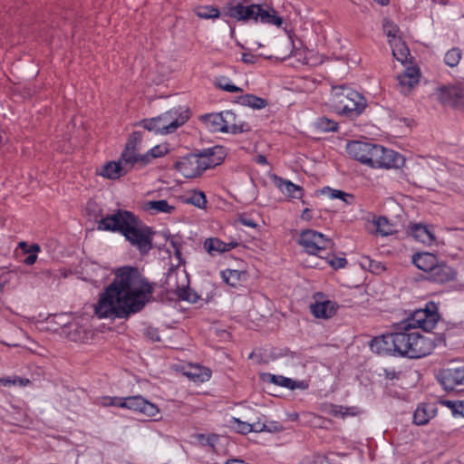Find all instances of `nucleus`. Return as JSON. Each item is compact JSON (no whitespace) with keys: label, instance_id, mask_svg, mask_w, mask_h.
Here are the masks:
<instances>
[{"label":"nucleus","instance_id":"obj_1","mask_svg":"<svg viewBox=\"0 0 464 464\" xmlns=\"http://www.w3.org/2000/svg\"><path fill=\"white\" fill-rule=\"evenodd\" d=\"M439 318L438 307L430 302L426 304L425 309L416 310L400 322L399 331L374 337L370 342V348L378 354L399 355L411 359L427 356L435 347L433 341L411 330L421 328L430 332L435 327Z\"/></svg>","mask_w":464,"mask_h":464},{"label":"nucleus","instance_id":"obj_2","mask_svg":"<svg viewBox=\"0 0 464 464\" xmlns=\"http://www.w3.org/2000/svg\"><path fill=\"white\" fill-rule=\"evenodd\" d=\"M153 286L136 267L116 270L113 281L100 295L94 305L99 318L127 319L141 311L150 300Z\"/></svg>","mask_w":464,"mask_h":464},{"label":"nucleus","instance_id":"obj_3","mask_svg":"<svg viewBox=\"0 0 464 464\" xmlns=\"http://www.w3.org/2000/svg\"><path fill=\"white\" fill-rule=\"evenodd\" d=\"M225 158V148L214 146L179 157L174 161L173 169L186 179H194L199 177L208 169L220 165Z\"/></svg>","mask_w":464,"mask_h":464},{"label":"nucleus","instance_id":"obj_4","mask_svg":"<svg viewBox=\"0 0 464 464\" xmlns=\"http://www.w3.org/2000/svg\"><path fill=\"white\" fill-rule=\"evenodd\" d=\"M224 15L245 23L254 21L255 23L259 22L276 26H281L283 24V18L277 14L274 8L257 4L231 5L227 7Z\"/></svg>","mask_w":464,"mask_h":464},{"label":"nucleus","instance_id":"obj_5","mask_svg":"<svg viewBox=\"0 0 464 464\" xmlns=\"http://www.w3.org/2000/svg\"><path fill=\"white\" fill-rule=\"evenodd\" d=\"M332 106L335 112L349 118L359 116L366 107L365 98L348 85L332 88Z\"/></svg>","mask_w":464,"mask_h":464},{"label":"nucleus","instance_id":"obj_6","mask_svg":"<svg viewBox=\"0 0 464 464\" xmlns=\"http://www.w3.org/2000/svg\"><path fill=\"white\" fill-rule=\"evenodd\" d=\"M188 119V111H179L177 110H170L158 117L143 120L139 124L149 131L169 134L176 131Z\"/></svg>","mask_w":464,"mask_h":464},{"label":"nucleus","instance_id":"obj_7","mask_svg":"<svg viewBox=\"0 0 464 464\" xmlns=\"http://www.w3.org/2000/svg\"><path fill=\"white\" fill-rule=\"evenodd\" d=\"M154 231L149 226L137 217L134 225H130L128 230L124 233L125 239L134 247H136L140 254L147 255L153 247L152 236Z\"/></svg>","mask_w":464,"mask_h":464},{"label":"nucleus","instance_id":"obj_8","mask_svg":"<svg viewBox=\"0 0 464 464\" xmlns=\"http://www.w3.org/2000/svg\"><path fill=\"white\" fill-rule=\"evenodd\" d=\"M137 216L131 211L118 208L112 213L107 214L97 222V229L102 231L117 232L122 236L135 224Z\"/></svg>","mask_w":464,"mask_h":464},{"label":"nucleus","instance_id":"obj_9","mask_svg":"<svg viewBox=\"0 0 464 464\" xmlns=\"http://www.w3.org/2000/svg\"><path fill=\"white\" fill-rule=\"evenodd\" d=\"M405 159L400 153L374 144L370 166L372 168L399 169L404 165Z\"/></svg>","mask_w":464,"mask_h":464},{"label":"nucleus","instance_id":"obj_10","mask_svg":"<svg viewBox=\"0 0 464 464\" xmlns=\"http://www.w3.org/2000/svg\"><path fill=\"white\" fill-rule=\"evenodd\" d=\"M298 244L310 255H317L320 251L330 249L334 246L332 239L313 229L303 230L300 234Z\"/></svg>","mask_w":464,"mask_h":464},{"label":"nucleus","instance_id":"obj_11","mask_svg":"<svg viewBox=\"0 0 464 464\" xmlns=\"http://www.w3.org/2000/svg\"><path fill=\"white\" fill-rule=\"evenodd\" d=\"M436 379L446 391L464 385V362H456L442 368L436 373Z\"/></svg>","mask_w":464,"mask_h":464},{"label":"nucleus","instance_id":"obj_12","mask_svg":"<svg viewBox=\"0 0 464 464\" xmlns=\"http://www.w3.org/2000/svg\"><path fill=\"white\" fill-rule=\"evenodd\" d=\"M110 404L121 408H127L140 412L148 417H154L159 412V409L155 404L145 400L140 395L130 396L124 399L112 398L111 399Z\"/></svg>","mask_w":464,"mask_h":464},{"label":"nucleus","instance_id":"obj_13","mask_svg":"<svg viewBox=\"0 0 464 464\" xmlns=\"http://www.w3.org/2000/svg\"><path fill=\"white\" fill-rule=\"evenodd\" d=\"M437 100L443 106L459 107L464 105V88L460 85H443L436 90Z\"/></svg>","mask_w":464,"mask_h":464},{"label":"nucleus","instance_id":"obj_14","mask_svg":"<svg viewBox=\"0 0 464 464\" xmlns=\"http://www.w3.org/2000/svg\"><path fill=\"white\" fill-rule=\"evenodd\" d=\"M141 140L142 133L140 131L132 132L121 155V160L126 162V164H130L133 168L135 165H138L140 168V158L142 157V154L138 153V151L140 149Z\"/></svg>","mask_w":464,"mask_h":464},{"label":"nucleus","instance_id":"obj_15","mask_svg":"<svg viewBox=\"0 0 464 464\" xmlns=\"http://www.w3.org/2000/svg\"><path fill=\"white\" fill-rule=\"evenodd\" d=\"M373 147L372 143L352 140L347 143L346 151L351 158L370 166V157L372 156Z\"/></svg>","mask_w":464,"mask_h":464},{"label":"nucleus","instance_id":"obj_16","mask_svg":"<svg viewBox=\"0 0 464 464\" xmlns=\"http://www.w3.org/2000/svg\"><path fill=\"white\" fill-rule=\"evenodd\" d=\"M457 272L445 262L437 261L427 278L434 283L444 284L456 279Z\"/></svg>","mask_w":464,"mask_h":464},{"label":"nucleus","instance_id":"obj_17","mask_svg":"<svg viewBox=\"0 0 464 464\" xmlns=\"http://www.w3.org/2000/svg\"><path fill=\"white\" fill-rule=\"evenodd\" d=\"M131 169L133 167L123 162L121 157L119 161H109L103 165L98 174L109 179H118L126 175Z\"/></svg>","mask_w":464,"mask_h":464},{"label":"nucleus","instance_id":"obj_18","mask_svg":"<svg viewBox=\"0 0 464 464\" xmlns=\"http://www.w3.org/2000/svg\"><path fill=\"white\" fill-rule=\"evenodd\" d=\"M397 81L401 88V92L407 94L419 83V69L415 67L407 68L403 73L398 75Z\"/></svg>","mask_w":464,"mask_h":464},{"label":"nucleus","instance_id":"obj_19","mask_svg":"<svg viewBox=\"0 0 464 464\" xmlns=\"http://www.w3.org/2000/svg\"><path fill=\"white\" fill-rule=\"evenodd\" d=\"M261 379L264 382H267L281 387L287 388L289 390H295V389H305L307 387V384L304 383V382H296L295 380H292L290 378L282 376V375H276L272 373H262Z\"/></svg>","mask_w":464,"mask_h":464},{"label":"nucleus","instance_id":"obj_20","mask_svg":"<svg viewBox=\"0 0 464 464\" xmlns=\"http://www.w3.org/2000/svg\"><path fill=\"white\" fill-rule=\"evenodd\" d=\"M238 246L237 242L231 241L229 243L223 242L218 237L207 238L204 242V248L210 256L222 254Z\"/></svg>","mask_w":464,"mask_h":464},{"label":"nucleus","instance_id":"obj_21","mask_svg":"<svg viewBox=\"0 0 464 464\" xmlns=\"http://www.w3.org/2000/svg\"><path fill=\"white\" fill-rule=\"evenodd\" d=\"M412 264L420 270L426 272L428 275L437 265L438 258L435 255L429 252L416 253L412 256Z\"/></svg>","mask_w":464,"mask_h":464},{"label":"nucleus","instance_id":"obj_22","mask_svg":"<svg viewBox=\"0 0 464 464\" xmlns=\"http://www.w3.org/2000/svg\"><path fill=\"white\" fill-rule=\"evenodd\" d=\"M311 313L316 318H330L337 310L336 303L326 300L323 302H315L310 305Z\"/></svg>","mask_w":464,"mask_h":464},{"label":"nucleus","instance_id":"obj_23","mask_svg":"<svg viewBox=\"0 0 464 464\" xmlns=\"http://www.w3.org/2000/svg\"><path fill=\"white\" fill-rule=\"evenodd\" d=\"M274 180L280 191L285 196L292 198H302L304 195V189L302 187L277 176H275Z\"/></svg>","mask_w":464,"mask_h":464},{"label":"nucleus","instance_id":"obj_24","mask_svg":"<svg viewBox=\"0 0 464 464\" xmlns=\"http://www.w3.org/2000/svg\"><path fill=\"white\" fill-rule=\"evenodd\" d=\"M410 228L411 234L415 240L428 246L435 242V236L429 227L421 224H413Z\"/></svg>","mask_w":464,"mask_h":464},{"label":"nucleus","instance_id":"obj_25","mask_svg":"<svg viewBox=\"0 0 464 464\" xmlns=\"http://www.w3.org/2000/svg\"><path fill=\"white\" fill-rule=\"evenodd\" d=\"M434 416V411L429 404H420L414 411L413 422L416 425H425Z\"/></svg>","mask_w":464,"mask_h":464},{"label":"nucleus","instance_id":"obj_26","mask_svg":"<svg viewBox=\"0 0 464 464\" xmlns=\"http://www.w3.org/2000/svg\"><path fill=\"white\" fill-rule=\"evenodd\" d=\"M184 374L195 382H204L208 381L211 377V372L209 369L198 365L190 366L184 372Z\"/></svg>","mask_w":464,"mask_h":464},{"label":"nucleus","instance_id":"obj_27","mask_svg":"<svg viewBox=\"0 0 464 464\" xmlns=\"http://www.w3.org/2000/svg\"><path fill=\"white\" fill-rule=\"evenodd\" d=\"M236 115L231 111H222L217 114H209L206 116V121L215 126V130H220V128L223 125L229 123L231 121H234Z\"/></svg>","mask_w":464,"mask_h":464},{"label":"nucleus","instance_id":"obj_28","mask_svg":"<svg viewBox=\"0 0 464 464\" xmlns=\"http://www.w3.org/2000/svg\"><path fill=\"white\" fill-rule=\"evenodd\" d=\"M169 152V149L166 145H156L149 150L142 157L140 158V168H143L148 165L151 159H156L166 155Z\"/></svg>","mask_w":464,"mask_h":464},{"label":"nucleus","instance_id":"obj_29","mask_svg":"<svg viewBox=\"0 0 464 464\" xmlns=\"http://www.w3.org/2000/svg\"><path fill=\"white\" fill-rule=\"evenodd\" d=\"M144 209L146 211H151L153 214L172 213L175 210V207L169 205L167 200L160 199L145 202Z\"/></svg>","mask_w":464,"mask_h":464},{"label":"nucleus","instance_id":"obj_30","mask_svg":"<svg viewBox=\"0 0 464 464\" xmlns=\"http://www.w3.org/2000/svg\"><path fill=\"white\" fill-rule=\"evenodd\" d=\"M321 191L322 194L328 196L332 199H342L347 205L353 204L354 200V196L353 194L346 193L343 190L334 189L330 187H324Z\"/></svg>","mask_w":464,"mask_h":464},{"label":"nucleus","instance_id":"obj_31","mask_svg":"<svg viewBox=\"0 0 464 464\" xmlns=\"http://www.w3.org/2000/svg\"><path fill=\"white\" fill-rule=\"evenodd\" d=\"M239 99L241 104L257 110L263 109L268 104L266 99L257 97L254 94H245L240 96Z\"/></svg>","mask_w":464,"mask_h":464},{"label":"nucleus","instance_id":"obj_32","mask_svg":"<svg viewBox=\"0 0 464 464\" xmlns=\"http://www.w3.org/2000/svg\"><path fill=\"white\" fill-rule=\"evenodd\" d=\"M221 276L227 285L237 286L243 278H246V273L239 270L227 269L221 272Z\"/></svg>","mask_w":464,"mask_h":464},{"label":"nucleus","instance_id":"obj_33","mask_svg":"<svg viewBox=\"0 0 464 464\" xmlns=\"http://www.w3.org/2000/svg\"><path fill=\"white\" fill-rule=\"evenodd\" d=\"M179 299L188 301V303L195 304L200 298L196 291L189 286H177L174 291Z\"/></svg>","mask_w":464,"mask_h":464},{"label":"nucleus","instance_id":"obj_34","mask_svg":"<svg viewBox=\"0 0 464 464\" xmlns=\"http://www.w3.org/2000/svg\"><path fill=\"white\" fill-rule=\"evenodd\" d=\"M360 266L365 270H369L373 274H380L385 270L384 266L376 260L372 259L370 256H363L360 259Z\"/></svg>","mask_w":464,"mask_h":464},{"label":"nucleus","instance_id":"obj_35","mask_svg":"<svg viewBox=\"0 0 464 464\" xmlns=\"http://www.w3.org/2000/svg\"><path fill=\"white\" fill-rule=\"evenodd\" d=\"M250 130V126L245 121L236 122V119L231 121L229 123L223 125L220 128V131L227 133H242Z\"/></svg>","mask_w":464,"mask_h":464},{"label":"nucleus","instance_id":"obj_36","mask_svg":"<svg viewBox=\"0 0 464 464\" xmlns=\"http://www.w3.org/2000/svg\"><path fill=\"white\" fill-rule=\"evenodd\" d=\"M21 249H23L25 253L29 255L24 258V263L27 266L34 265L37 260L36 253L40 251V246L37 244H33L29 247L25 242H21L19 244Z\"/></svg>","mask_w":464,"mask_h":464},{"label":"nucleus","instance_id":"obj_37","mask_svg":"<svg viewBox=\"0 0 464 464\" xmlns=\"http://www.w3.org/2000/svg\"><path fill=\"white\" fill-rule=\"evenodd\" d=\"M392 54L399 62L404 63L408 60L410 50L404 42L399 40L398 43L392 46Z\"/></svg>","mask_w":464,"mask_h":464},{"label":"nucleus","instance_id":"obj_38","mask_svg":"<svg viewBox=\"0 0 464 464\" xmlns=\"http://www.w3.org/2000/svg\"><path fill=\"white\" fill-rule=\"evenodd\" d=\"M196 14L203 19H210L218 18L221 14L218 7L212 5H204L196 9Z\"/></svg>","mask_w":464,"mask_h":464},{"label":"nucleus","instance_id":"obj_39","mask_svg":"<svg viewBox=\"0 0 464 464\" xmlns=\"http://www.w3.org/2000/svg\"><path fill=\"white\" fill-rule=\"evenodd\" d=\"M461 59V51L458 47L449 50L444 57L445 63L450 67H455Z\"/></svg>","mask_w":464,"mask_h":464},{"label":"nucleus","instance_id":"obj_40","mask_svg":"<svg viewBox=\"0 0 464 464\" xmlns=\"http://www.w3.org/2000/svg\"><path fill=\"white\" fill-rule=\"evenodd\" d=\"M374 223L377 231L381 233L382 236H389L393 233L392 225L390 223L387 218L379 217Z\"/></svg>","mask_w":464,"mask_h":464},{"label":"nucleus","instance_id":"obj_41","mask_svg":"<svg viewBox=\"0 0 464 464\" xmlns=\"http://www.w3.org/2000/svg\"><path fill=\"white\" fill-rule=\"evenodd\" d=\"M316 128L323 132L335 131L337 130L338 124L334 121L322 117L316 121Z\"/></svg>","mask_w":464,"mask_h":464},{"label":"nucleus","instance_id":"obj_42","mask_svg":"<svg viewBox=\"0 0 464 464\" xmlns=\"http://www.w3.org/2000/svg\"><path fill=\"white\" fill-rule=\"evenodd\" d=\"M230 427L237 432L241 434H248L251 432L250 423L242 421L237 418H232L229 421Z\"/></svg>","mask_w":464,"mask_h":464},{"label":"nucleus","instance_id":"obj_43","mask_svg":"<svg viewBox=\"0 0 464 464\" xmlns=\"http://www.w3.org/2000/svg\"><path fill=\"white\" fill-rule=\"evenodd\" d=\"M442 404L450 408L454 415H461L464 417V400L463 401H442Z\"/></svg>","mask_w":464,"mask_h":464},{"label":"nucleus","instance_id":"obj_44","mask_svg":"<svg viewBox=\"0 0 464 464\" xmlns=\"http://www.w3.org/2000/svg\"><path fill=\"white\" fill-rule=\"evenodd\" d=\"M217 86L226 92H242L243 90L234 84H232L227 78L221 77L217 80Z\"/></svg>","mask_w":464,"mask_h":464},{"label":"nucleus","instance_id":"obj_45","mask_svg":"<svg viewBox=\"0 0 464 464\" xmlns=\"http://www.w3.org/2000/svg\"><path fill=\"white\" fill-rule=\"evenodd\" d=\"M188 202L199 208H205L207 204L206 196L201 191H195L188 199Z\"/></svg>","mask_w":464,"mask_h":464},{"label":"nucleus","instance_id":"obj_46","mask_svg":"<svg viewBox=\"0 0 464 464\" xmlns=\"http://www.w3.org/2000/svg\"><path fill=\"white\" fill-rule=\"evenodd\" d=\"M330 412L335 417H345L348 415H354L353 408H348L340 405H331Z\"/></svg>","mask_w":464,"mask_h":464},{"label":"nucleus","instance_id":"obj_47","mask_svg":"<svg viewBox=\"0 0 464 464\" xmlns=\"http://www.w3.org/2000/svg\"><path fill=\"white\" fill-rule=\"evenodd\" d=\"M29 383V380L28 379H22V378H19V377H15V378H0V384L1 385H4V386H11V385H20V386H24L25 384Z\"/></svg>","mask_w":464,"mask_h":464},{"label":"nucleus","instance_id":"obj_48","mask_svg":"<svg viewBox=\"0 0 464 464\" xmlns=\"http://www.w3.org/2000/svg\"><path fill=\"white\" fill-rule=\"evenodd\" d=\"M144 335L152 342L160 341L159 331L152 327H147L144 330Z\"/></svg>","mask_w":464,"mask_h":464},{"label":"nucleus","instance_id":"obj_49","mask_svg":"<svg viewBox=\"0 0 464 464\" xmlns=\"http://www.w3.org/2000/svg\"><path fill=\"white\" fill-rule=\"evenodd\" d=\"M383 29H384V31H385V33H386L388 37H392V38L396 37V34L398 32V27L393 23L386 22L383 24Z\"/></svg>","mask_w":464,"mask_h":464},{"label":"nucleus","instance_id":"obj_50","mask_svg":"<svg viewBox=\"0 0 464 464\" xmlns=\"http://www.w3.org/2000/svg\"><path fill=\"white\" fill-rule=\"evenodd\" d=\"M283 430L282 425L277 421H270L265 424V431L277 432Z\"/></svg>","mask_w":464,"mask_h":464},{"label":"nucleus","instance_id":"obj_51","mask_svg":"<svg viewBox=\"0 0 464 464\" xmlns=\"http://www.w3.org/2000/svg\"><path fill=\"white\" fill-rule=\"evenodd\" d=\"M329 263L335 269L343 268L347 264V260L343 257H334Z\"/></svg>","mask_w":464,"mask_h":464},{"label":"nucleus","instance_id":"obj_52","mask_svg":"<svg viewBox=\"0 0 464 464\" xmlns=\"http://www.w3.org/2000/svg\"><path fill=\"white\" fill-rule=\"evenodd\" d=\"M265 422L261 420H257L256 422L250 423L251 432H262L265 431Z\"/></svg>","mask_w":464,"mask_h":464},{"label":"nucleus","instance_id":"obj_53","mask_svg":"<svg viewBox=\"0 0 464 464\" xmlns=\"http://www.w3.org/2000/svg\"><path fill=\"white\" fill-rule=\"evenodd\" d=\"M399 372H396L394 369H384V377L387 380H394L399 378Z\"/></svg>","mask_w":464,"mask_h":464},{"label":"nucleus","instance_id":"obj_54","mask_svg":"<svg viewBox=\"0 0 464 464\" xmlns=\"http://www.w3.org/2000/svg\"><path fill=\"white\" fill-rule=\"evenodd\" d=\"M242 61L245 63H254L256 61V57L252 53H243Z\"/></svg>","mask_w":464,"mask_h":464},{"label":"nucleus","instance_id":"obj_55","mask_svg":"<svg viewBox=\"0 0 464 464\" xmlns=\"http://www.w3.org/2000/svg\"><path fill=\"white\" fill-rule=\"evenodd\" d=\"M301 218L306 221L311 220L313 218L312 209L308 208H304L301 214Z\"/></svg>","mask_w":464,"mask_h":464},{"label":"nucleus","instance_id":"obj_56","mask_svg":"<svg viewBox=\"0 0 464 464\" xmlns=\"http://www.w3.org/2000/svg\"><path fill=\"white\" fill-rule=\"evenodd\" d=\"M240 222L246 226V227H256V222L251 219V218H241L240 219Z\"/></svg>","mask_w":464,"mask_h":464},{"label":"nucleus","instance_id":"obj_57","mask_svg":"<svg viewBox=\"0 0 464 464\" xmlns=\"http://www.w3.org/2000/svg\"><path fill=\"white\" fill-rule=\"evenodd\" d=\"M256 162L261 165H266L267 164L266 157L259 154L256 157Z\"/></svg>","mask_w":464,"mask_h":464},{"label":"nucleus","instance_id":"obj_58","mask_svg":"<svg viewBox=\"0 0 464 464\" xmlns=\"http://www.w3.org/2000/svg\"><path fill=\"white\" fill-rule=\"evenodd\" d=\"M225 464H249V463H246L243 459H229L225 462Z\"/></svg>","mask_w":464,"mask_h":464},{"label":"nucleus","instance_id":"obj_59","mask_svg":"<svg viewBox=\"0 0 464 464\" xmlns=\"http://www.w3.org/2000/svg\"><path fill=\"white\" fill-rule=\"evenodd\" d=\"M8 274L0 276V293L4 290L5 284L7 283Z\"/></svg>","mask_w":464,"mask_h":464},{"label":"nucleus","instance_id":"obj_60","mask_svg":"<svg viewBox=\"0 0 464 464\" xmlns=\"http://www.w3.org/2000/svg\"><path fill=\"white\" fill-rule=\"evenodd\" d=\"M325 459V457L324 456H322V455H317L314 457V463H320L322 464Z\"/></svg>","mask_w":464,"mask_h":464},{"label":"nucleus","instance_id":"obj_61","mask_svg":"<svg viewBox=\"0 0 464 464\" xmlns=\"http://www.w3.org/2000/svg\"><path fill=\"white\" fill-rule=\"evenodd\" d=\"M174 253H175L176 257H178L179 259H181V249L180 248L176 247V249L174 250Z\"/></svg>","mask_w":464,"mask_h":464},{"label":"nucleus","instance_id":"obj_62","mask_svg":"<svg viewBox=\"0 0 464 464\" xmlns=\"http://www.w3.org/2000/svg\"><path fill=\"white\" fill-rule=\"evenodd\" d=\"M170 244L173 246L174 250L176 249V247L181 248V245L173 239L170 241Z\"/></svg>","mask_w":464,"mask_h":464},{"label":"nucleus","instance_id":"obj_63","mask_svg":"<svg viewBox=\"0 0 464 464\" xmlns=\"http://www.w3.org/2000/svg\"><path fill=\"white\" fill-rule=\"evenodd\" d=\"M374 1L382 5H386L389 4V0H374Z\"/></svg>","mask_w":464,"mask_h":464}]
</instances>
